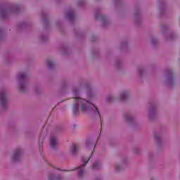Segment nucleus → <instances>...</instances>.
<instances>
[{"mask_svg":"<svg viewBox=\"0 0 180 180\" xmlns=\"http://www.w3.org/2000/svg\"><path fill=\"white\" fill-rule=\"evenodd\" d=\"M79 106L81 107L82 112L94 110V114L101 117V114L96 106L89 103L88 101L79 98H74V104L72 105V112L74 115H78V109H79Z\"/></svg>","mask_w":180,"mask_h":180,"instance_id":"nucleus-1","label":"nucleus"},{"mask_svg":"<svg viewBox=\"0 0 180 180\" xmlns=\"http://www.w3.org/2000/svg\"><path fill=\"white\" fill-rule=\"evenodd\" d=\"M0 102L2 106L4 107L6 106V103H7L6 94L4 91H0Z\"/></svg>","mask_w":180,"mask_h":180,"instance_id":"nucleus-2","label":"nucleus"},{"mask_svg":"<svg viewBox=\"0 0 180 180\" xmlns=\"http://www.w3.org/2000/svg\"><path fill=\"white\" fill-rule=\"evenodd\" d=\"M89 159L86 160L84 159L82 160L83 165L78 168L79 176H82V175L84 174V167L86 166V165L87 164V162H89Z\"/></svg>","mask_w":180,"mask_h":180,"instance_id":"nucleus-3","label":"nucleus"},{"mask_svg":"<svg viewBox=\"0 0 180 180\" xmlns=\"http://www.w3.org/2000/svg\"><path fill=\"white\" fill-rule=\"evenodd\" d=\"M57 144H58V141L57 140V137L51 136V147L52 148H55V147H57Z\"/></svg>","mask_w":180,"mask_h":180,"instance_id":"nucleus-4","label":"nucleus"},{"mask_svg":"<svg viewBox=\"0 0 180 180\" xmlns=\"http://www.w3.org/2000/svg\"><path fill=\"white\" fill-rule=\"evenodd\" d=\"M22 154V150L20 148L17 149L16 151L14 152L13 159L16 161L18 160V158Z\"/></svg>","mask_w":180,"mask_h":180,"instance_id":"nucleus-5","label":"nucleus"},{"mask_svg":"<svg viewBox=\"0 0 180 180\" xmlns=\"http://www.w3.org/2000/svg\"><path fill=\"white\" fill-rule=\"evenodd\" d=\"M78 150H79V145L73 144L71 147V151L72 154H77L78 153Z\"/></svg>","mask_w":180,"mask_h":180,"instance_id":"nucleus-6","label":"nucleus"},{"mask_svg":"<svg viewBox=\"0 0 180 180\" xmlns=\"http://www.w3.org/2000/svg\"><path fill=\"white\" fill-rule=\"evenodd\" d=\"M25 79L26 75L25 73H19L18 75V79H19V81H25Z\"/></svg>","mask_w":180,"mask_h":180,"instance_id":"nucleus-7","label":"nucleus"},{"mask_svg":"<svg viewBox=\"0 0 180 180\" xmlns=\"http://www.w3.org/2000/svg\"><path fill=\"white\" fill-rule=\"evenodd\" d=\"M91 168L93 169H98V168H101V164H99V162H96L93 164Z\"/></svg>","mask_w":180,"mask_h":180,"instance_id":"nucleus-8","label":"nucleus"},{"mask_svg":"<svg viewBox=\"0 0 180 180\" xmlns=\"http://www.w3.org/2000/svg\"><path fill=\"white\" fill-rule=\"evenodd\" d=\"M67 18L68 19H70V20L72 19H74V12L72 11H69L68 13H67Z\"/></svg>","mask_w":180,"mask_h":180,"instance_id":"nucleus-9","label":"nucleus"},{"mask_svg":"<svg viewBox=\"0 0 180 180\" xmlns=\"http://www.w3.org/2000/svg\"><path fill=\"white\" fill-rule=\"evenodd\" d=\"M120 98H121V101H126V99H127V93L126 92L122 93L120 95Z\"/></svg>","mask_w":180,"mask_h":180,"instance_id":"nucleus-10","label":"nucleus"},{"mask_svg":"<svg viewBox=\"0 0 180 180\" xmlns=\"http://www.w3.org/2000/svg\"><path fill=\"white\" fill-rule=\"evenodd\" d=\"M46 65H48V67H49V68H53V61L47 60L46 61Z\"/></svg>","mask_w":180,"mask_h":180,"instance_id":"nucleus-11","label":"nucleus"},{"mask_svg":"<svg viewBox=\"0 0 180 180\" xmlns=\"http://www.w3.org/2000/svg\"><path fill=\"white\" fill-rule=\"evenodd\" d=\"M20 92H23L25 91V86H23V84H20Z\"/></svg>","mask_w":180,"mask_h":180,"instance_id":"nucleus-12","label":"nucleus"},{"mask_svg":"<svg viewBox=\"0 0 180 180\" xmlns=\"http://www.w3.org/2000/svg\"><path fill=\"white\" fill-rule=\"evenodd\" d=\"M86 147H89L90 146L96 147V145H94V143H92V142H86Z\"/></svg>","mask_w":180,"mask_h":180,"instance_id":"nucleus-13","label":"nucleus"},{"mask_svg":"<svg viewBox=\"0 0 180 180\" xmlns=\"http://www.w3.org/2000/svg\"><path fill=\"white\" fill-rule=\"evenodd\" d=\"M125 118L127 119V120H131L133 119V117H131V115H126Z\"/></svg>","mask_w":180,"mask_h":180,"instance_id":"nucleus-14","label":"nucleus"},{"mask_svg":"<svg viewBox=\"0 0 180 180\" xmlns=\"http://www.w3.org/2000/svg\"><path fill=\"white\" fill-rule=\"evenodd\" d=\"M48 179H49V180H53V179H54V176H53V175H49V177H48Z\"/></svg>","mask_w":180,"mask_h":180,"instance_id":"nucleus-15","label":"nucleus"},{"mask_svg":"<svg viewBox=\"0 0 180 180\" xmlns=\"http://www.w3.org/2000/svg\"><path fill=\"white\" fill-rule=\"evenodd\" d=\"M63 171H68V170H63Z\"/></svg>","mask_w":180,"mask_h":180,"instance_id":"nucleus-16","label":"nucleus"},{"mask_svg":"<svg viewBox=\"0 0 180 180\" xmlns=\"http://www.w3.org/2000/svg\"><path fill=\"white\" fill-rule=\"evenodd\" d=\"M75 94H77V92L75 91Z\"/></svg>","mask_w":180,"mask_h":180,"instance_id":"nucleus-17","label":"nucleus"}]
</instances>
